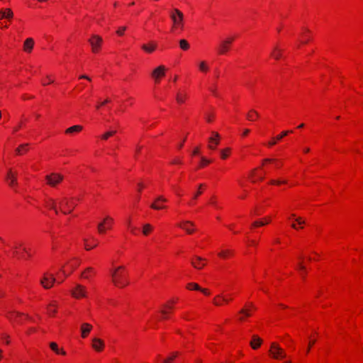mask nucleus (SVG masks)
<instances>
[{"mask_svg": "<svg viewBox=\"0 0 363 363\" xmlns=\"http://www.w3.org/2000/svg\"><path fill=\"white\" fill-rule=\"evenodd\" d=\"M71 294L76 298L86 297V288L81 284H77L75 288L73 290H72Z\"/></svg>", "mask_w": 363, "mask_h": 363, "instance_id": "nucleus-10", "label": "nucleus"}, {"mask_svg": "<svg viewBox=\"0 0 363 363\" xmlns=\"http://www.w3.org/2000/svg\"><path fill=\"white\" fill-rule=\"evenodd\" d=\"M233 40V37H228L224 40H222L217 47L218 54L220 55L227 54L230 50V47Z\"/></svg>", "mask_w": 363, "mask_h": 363, "instance_id": "nucleus-4", "label": "nucleus"}, {"mask_svg": "<svg viewBox=\"0 0 363 363\" xmlns=\"http://www.w3.org/2000/svg\"><path fill=\"white\" fill-rule=\"evenodd\" d=\"M229 152H230V149L229 148H226L225 150H221V152H220L221 157L223 159L227 158Z\"/></svg>", "mask_w": 363, "mask_h": 363, "instance_id": "nucleus-43", "label": "nucleus"}, {"mask_svg": "<svg viewBox=\"0 0 363 363\" xmlns=\"http://www.w3.org/2000/svg\"><path fill=\"white\" fill-rule=\"evenodd\" d=\"M152 227L151 226V225L147 223V224L144 225V226H143V233L145 235H147L152 230Z\"/></svg>", "mask_w": 363, "mask_h": 363, "instance_id": "nucleus-37", "label": "nucleus"}, {"mask_svg": "<svg viewBox=\"0 0 363 363\" xmlns=\"http://www.w3.org/2000/svg\"><path fill=\"white\" fill-rule=\"evenodd\" d=\"M262 342V340L257 335H253L251 342H250V346L252 349L257 350L259 347Z\"/></svg>", "mask_w": 363, "mask_h": 363, "instance_id": "nucleus-20", "label": "nucleus"}, {"mask_svg": "<svg viewBox=\"0 0 363 363\" xmlns=\"http://www.w3.org/2000/svg\"><path fill=\"white\" fill-rule=\"evenodd\" d=\"M220 139V135L216 132H212V136L209 138V145L208 147L211 149H215L216 146L218 145Z\"/></svg>", "mask_w": 363, "mask_h": 363, "instance_id": "nucleus-12", "label": "nucleus"}, {"mask_svg": "<svg viewBox=\"0 0 363 363\" xmlns=\"http://www.w3.org/2000/svg\"><path fill=\"white\" fill-rule=\"evenodd\" d=\"M198 68L199 70L203 74H206L210 70L209 65L208 62L205 60H201L198 62Z\"/></svg>", "mask_w": 363, "mask_h": 363, "instance_id": "nucleus-18", "label": "nucleus"}, {"mask_svg": "<svg viewBox=\"0 0 363 363\" xmlns=\"http://www.w3.org/2000/svg\"><path fill=\"white\" fill-rule=\"evenodd\" d=\"M84 242H85V247H86V250H89L90 249H91L92 247H94L96 246V244L94 245V246L91 247L90 245H88L87 243V240L86 239H84Z\"/></svg>", "mask_w": 363, "mask_h": 363, "instance_id": "nucleus-51", "label": "nucleus"}, {"mask_svg": "<svg viewBox=\"0 0 363 363\" xmlns=\"http://www.w3.org/2000/svg\"><path fill=\"white\" fill-rule=\"evenodd\" d=\"M61 271L65 277H67L69 275V274H66L65 271L63 269V267L61 268Z\"/></svg>", "mask_w": 363, "mask_h": 363, "instance_id": "nucleus-64", "label": "nucleus"}, {"mask_svg": "<svg viewBox=\"0 0 363 363\" xmlns=\"http://www.w3.org/2000/svg\"><path fill=\"white\" fill-rule=\"evenodd\" d=\"M200 291L206 295L210 294L209 291L206 289H201V290H200Z\"/></svg>", "mask_w": 363, "mask_h": 363, "instance_id": "nucleus-56", "label": "nucleus"}, {"mask_svg": "<svg viewBox=\"0 0 363 363\" xmlns=\"http://www.w3.org/2000/svg\"><path fill=\"white\" fill-rule=\"evenodd\" d=\"M203 186V184H200L199 188L201 189ZM201 194H202V191L200 189H199V191L197 192H196L195 194L194 195V197H193L194 199H196L198 198V196L199 195H201Z\"/></svg>", "mask_w": 363, "mask_h": 363, "instance_id": "nucleus-50", "label": "nucleus"}, {"mask_svg": "<svg viewBox=\"0 0 363 363\" xmlns=\"http://www.w3.org/2000/svg\"><path fill=\"white\" fill-rule=\"evenodd\" d=\"M46 206L51 208V209H53L55 210V213H57L58 211H57V207H56V203H55V201L52 199H49L47 201H46Z\"/></svg>", "mask_w": 363, "mask_h": 363, "instance_id": "nucleus-31", "label": "nucleus"}, {"mask_svg": "<svg viewBox=\"0 0 363 363\" xmlns=\"http://www.w3.org/2000/svg\"><path fill=\"white\" fill-rule=\"evenodd\" d=\"M157 48V43H155L154 41H150L148 43L142 45V46H141L142 50L145 52L148 53V54H151V53L154 52L156 50Z\"/></svg>", "mask_w": 363, "mask_h": 363, "instance_id": "nucleus-11", "label": "nucleus"}, {"mask_svg": "<svg viewBox=\"0 0 363 363\" xmlns=\"http://www.w3.org/2000/svg\"><path fill=\"white\" fill-rule=\"evenodd\" d=\"M159 202H167V199L163 196H160L156 199L155 201L151 204L150 207L155 210L164 208L165 207L161 204H159Z\"/></svg>", "mask_w": 363, "mask_h": 363, "instance_id": "nucleus-17", "label": "nucleus"}, {"mask_svg": "<svg viewBox=\"0 0 363 363\" xmlns=\"http://www.w3.org/2000/svg\"><path fill=\"white\" fill-rule=\"evenodd\" d=\"M79 80H81V79H85L86 80L85 83H80V84H81L80 89L89 88V84L91 82V79H90L89 77H88L86 75H82V76L79 77Z\"/></svg>", "mask_w": 363, "mask_h": 363, "instance_id": "nucleus-30", "label": "nucleus"}, {"mask_svg": "<svg viewBox=\"0 0 363 363\" xmlns=\"http://www.w3.org/2000/svg\"><path fill=\"white\" fill-rule=\"evenodd\" d=\"M186 287L189 290H201V288L196 283H189Z\"/></svg>", "mask_w": 363, "mask_h": 363, "instance_id": "nucleus-38", "label": "nucleus"}, {"mask_svg": "<svg viewBox=\"0 0 363 363\" xmlns=\"http://www.w3.org/2000/svg\"><path fill=\"white\" fill-rule=\"evenodd\" d=\"M231 253V252L230 250H223L222 252H220L218 255L220 256L221 257H226L227 255H230Z\"/></svg>", "mask_w": 363, "mask_h": 363, "instance_id": "nucleus-47", "label": "nucleus"}, {"mask_svg": "<svg viewBox=\"0 0 363 363\" xmlns=\"http://www.w3.org/2000/svg\"><path fill=\"white\" fill-rule=\"evenodd\" d=\"M314 343H315V340L311 341V342H309L308 347V349H307V350H306V352H307V353H308V352H309V351H310V349H311V346H312Z\"/></svg>", "mask_w": 363, "mask_h": 363, "instance_id": "nucleus-55", "label": "nucleus"}, {"mask_svg": "<svg viewBox=\"0 0 363 363\" xmlns=\"http://www.w3.org/2000/svg\"><path fill=\"white\" fill-rule=\"evenodd\" d=\"M82 130V126L77 125H73V126L67 128L65 130V133L67 134H72V133H74L80 132Z\"/></svg>", "mask_w": 363, "mask_h": 363, "instance_id": "nucleus-29", "label": "nucleus"}, {"mask_svg": "<svg viewBox=\"0 0 363 363\" xmlns=\"http://www.w3.org/2000/svg\"><path fill=\"white\" fill-rule=\"evenodd\" d=\"M13 17V12L10 9L0 11V20L3 18L11 19Z\"/></svg>", "mask_w": 363, "mask_h": 363, "instance_id": "nucleus-24", "label": "nucleus"}, {"mask_svg": "<svg viewBox=\"0 0 363 363\" xmlns=\"http://www.w3.org/2000/svg\"><path fill=\"white\" fill-rule=\"evenodd\" d=\"M97 228H98V231L99 233H105V222H104V220L98 224Z\"/></svg>", "mask_w": 363, "mask_h": 363, "instance_id": "nucleus-40", "label": "nucleus"}, {"mask_svg": "<svg viewBox=\"0 0 363 363\" xmlns=\"http://www.w3.org/2000/svg\"><path fill=\"white\" fill-rule=\"evenodd\" d=\"M116 133V130H109L106 132L104 134L101 135L102 140H107L109 137L113 135Z\"/></svg>", "mask_w": 363, "mask_h": 363, "instance_id": "nucleus-36", "label": "nucleus"}, {"mask_svg": "<svg viewBox=\"0 0 363 363\" xmlns=\"http://www.w3.org/2000/svg\"><path fill=\"white\" fill-rule=\"evenodd\" d=\"M196 261H191V264L196 269H201L205 265L204 259L201 257H196Z\"/></svg>", "mask_w": 363, "mask_h": 363, "instance_id": "nucleus-26", "label": "nucleus"}, {"mask_svg": "<svg viewBox=\"0 0 363 363\" xmlns=\"http://www.w3.org/2000/svg\"><path fill=\"white\" fill-rule=\"evenodd\" d=\"M28 144H23L20 145L18 148L16 150V152L17 155H21L23 152H26L28 150Z\"/></svg>", "mask_w": 363, "mask_h": 363, "instance_id": "nucleus-32", "label": "nucleus"}, {"mask_svg": "<svg viewBox=\"0 0 363 363\" xmlns=\"http://www.w3.org/2000/svg\"><path fill=\"white\" fill-rule=\"evenodd\" d=\"M240 313L243 315V316H241L239 318V320L242 321L244 320V316L248 317L250 315V312L249 309L242 308L240 311Z\"/></svg>", "mask_w": 363, "mask_h": 363, "instance_id": "nucleus-34", "label": "nucleus"}, {"mask_svg": "<svg viewBox=\"0 0 363 363\" xmlns=\"http://www.w3.org/2000/svg\"><path fill=\"white\" fill-rule=\"evenodd\" d=\"M45 179L49 185L55 186L62 181L63 177L61 174L52 173L51 174L47 175Z\"/></svg>", "mask_w": 363, "mask_h": 363, "instance_id": "nucleus-9", "label": "nucleus"}, {"mask_svg": "<svg viewBox=\"0 0 363 363\" xmlns=\"http://www.w3.org/2000/svg\"><path fill=\"white\" fill-rule=\"evenodd\" d=\"M90 46L91 53L98 55L101 52L103 48L104 39L97 34H91L87 40Z\"/></svg>", "mask_w": 363, "mask_h": 363, "instance_id": "nucleus-3", "label": "nucleus"}, {"mask_svg": "<svg viewBox=\"0 0 363 363\" xmlns=\"http://www.w3.org/2000/svg\"><path fill=\"white\" fill-rule=\"evenodd\" d=\"M270 222V219L268 218V219H265V222H263V220H261V221H255L252 223V225L256 227V226H262V225H264L267 223H269Z\"/></svg>", "mask_w": 363, "mask_h": 363, "instance_id": "nucleus-39", "label": "nucleus"}, {"mask_svg": "<svg viewBox=\"0 0 363 363\" xmlns=\"http://www.w3.org/2000/svg\"><path fill=\"white\" fill-rule=\"evenodd\" d=\"M199 148H197V147H196V149H194V150L193 151V154H194V155H197V154H199Z\"/></svg>", "mask_w": 363, "mask_h": 363, "instance_id": "nucleus-61", "label": "nucleus"}, {"mask_svg": "<svg viewBox=\"0 0 363 363\" xmlns=\"http://www.w3.org/2000/svg\"><path fill=\"white\" fill-rule=\"evenodd\" d=\"M292 133V130H286V131H283L280 135H277V140H281L283 137L286 136L288 135V133Z\"/></svg>", "mask_w": 363, "mask_h": 363, "instance_id": "nucleus-45", "label": "nucleus"}, {"mask_svg": "<svg viewBox=\"0 0 363 363\" xmlns=\"http://www.w3.org/2000/svg\"><path fill=\"white\" fill-rule=\"evenodd\" d=\"M173 164H181V161L178 159H175L172 161Z\"/></svg>", "mask_w": 363, "mask_h": 363, "instance_id": "nucleus-58", "label": "nucleus"}, {"mask_svg": "<svg viewBox=\"0 0 363 363\" xmlns=\"http://www.w3.org/2000/svg\"><path fill=\"white\" fill-rule=\"evenodd\" d=\"M210 162H211L210 160L206 159L205 157H201V167H203V166L209 164Z\"/></svg>", "mask_w": 363, "mask_h": 363, "instance_id": "nucleus-49", "label": "nucleus"}, {"mask_svg": "<svg viewBox=\"0 0 363 363\" xmlns=\"http://www.w3.org/2000/svg\"><path fill=\"white\" fill-rule=\"evenodd\" d=\"M228 301V299L226 298L222 294H218L213 298V303L214 305L219 306H221L223 302L227 303Z\"/></svg>", "mask_w": 363, "mask_h": 363, "instance_id": "nucleus-23", "label": "nucleus"}, {"mask_svg": "<svg viewBox=\"0 0 363 363\" xmlns=\"http://www.w3.org/2000/svg\"><path fill=\"white\" fill-rule=\"evenodd\" d=\"M176 99H177V102L181 104L184 101L185 96L183 94H178L177 95Z\"/></svg>", "mask_w": 363, "mask_h": 363, "instance_id": "nucleus-46", "label": "nucleus"}, {"mask_svg": "<svg viewBox=\"0 0 363 363\" xmlns=\"http://www.w3.org/2000/svg\"><path fill=\"white\" fill-rule=\"evenodd\" d=\"M169 18L172 21V31H182L184 28V15L178 9H173L169 11Z\"/></svg>", "mask_w": 363, "mask_h": 363, "instance_id": "nucleus-2", "label": "nucleus"}, {"mask_svg": "<svg viewBox=\"0 0 363 363\" xmlns=\"http://www.w3.org/2000/svg\"><path fill=\"white\" fill-rule=\"evenodd\" d=\"M127 225H128V228H130L131 232H132L133 233H134L135 228L131 227V225H130V219H128V220H127Z\"/></svg>", "mask_w": 363, "mask_h": 363, "instance_id": "nucleus-52", "label": "nucleus"}, {"mask_svg": "<svg viewBox=\"0 0 363 363\" xmlns=\"http://www.w3.org/2000/svg\"><path fill=\"white\" fill-rule=\"evenodd\" d=\"M92 329V325L89 323H83L81 326L82 337H86Z\"/></svg>", "mask_w": 363, "mask_h": 363, "instance_id": "nucleus-21", "label": "nucleus"}, {"mask_svg": "<svg viewBox=\"0 0 363 363\" xmlns=\"http://www.w3.org/2000/svg\"><path fill=\"white\" fill-rule=\"evenodd\" d=\"M104 342L97 337L92 339V347L97 352H100L104 349Z\"/></svg>", "mask_w": 363, "mask_h": 363, "instance_id": "nucleus-15", "label": "nucleus"}, {"mask_svg": "<svg viewBox=\"0 0 363 363\" xmlns=\"http://www.w3.org/2000/svg\"><path fill=\"white\" fill-rule=\"evenodd\" d=\"M60 207L63 213L66 214L68 213H71L74 208L76 206V204L74 203H70L67 198H63L59 202Z\"/></svg>", "mask_w": 363, "mask_h": 363, "instance_id": "nucleus-8", "label": "nucleus"}, {"mask_svg": "<svg viewBox=\"0 0 363 363\" xmlns=\"http://www.w3.org/2000/svg\"><path fill=\"white\" fill-rule=\"evenodd\" d=\"M112 281L113 284L118 288H123L129 284L125 267L123 266L118 267L111 271Z\"/></svg>", "mask_w": 363, "mask_h": 363, "instance_id": "nucleus-1", "label": "nucleus"}, {"mask_svg": "<svg viewBox=\"0 0 363 363\" xmlns=\"http://www.w3.org/2000/svg\"><path fill=\"white\" fill-rule=\"evenodd\" d=\"M104 222H105V224L107 225L108 226V228H110L111 226V224L113 223V220L112 218L109 217V216H107L104 220Z\"/></svg>", "mask_w": 363, "mask_h": 363, "instance_id": "nucleus-42", "label": "nucleus"}, {"mask_svg": "<svg viewBox=\"0 0 363 363\" xmlns=\"http://www.w3.org/2000/svg\"><path fill=\"white\" fill-rule=\"evenodd\" d=\"M34 46V40L31 38H27L23 45V50L24 52L27 53H30L33 49Z\"/></svg>", "mask_w": 363, "mask_h": 363, "instance_id": "nucleus-14", "label": "nucleus"}, {"mask_svg": "<svg viewBox=\"0 0 363 363\" xmlns=\"http://www.w3.org/2000/svg\"><path fill=\"white\" fill-rule=\"evenodd\" d=\"M126 30V27L125 26H122V27H120L118 28V29L116 30V33L120 35V36H122L124 35V33Z\"/></svg>", "mask_w": 363, "mask_h": 363, "instance_id": "nucleus-44", "label": "nucleus"}, {"mask_svg": "<svg viewBox=\"0 0 363 363\" xmlns=\"http://www.w3.org/2000/svg\"><path fill=\"white\" fill-rule=\"evenodd\" d=\"M269 353L276 359H283L286 357L284 350L274 342L271 345Z\"/></svg>", "mask_w": 363, "mask_h": 363, "instance_id": "nucleus-6", "label": "nucleus"}, {"mask_svg": "<svg viewBox=\"0 0 363 363\" xmlns=\"http://www.w3.org/2000/svg\"><path fill=\"white\" fill-rule=\"evenodd\" d=\"M179 354L178 352H174L172 355L163 361V363H171Z\"/></svg>", "mask_w": 363, "mask_h": 363, "instance_id": "nucleus-35", "label": "nucleus"}, {"mask_svg": "<svg viewBox=\"0 0 363 363\" xmlns=\"http://www.w3.org/2000/svg\"><path fill=\"white\" fill-rule=\"evenodd\" d=\"M281 52L282 50L280 47L279 45H276L271 52V56L275 60H279L281 56Z\"/></svg>", "mask_w": 363, "mask_h": 363, "instance_id": "nucleus-22", "label": "nucleus"}, {"mask_svg": "<svg viewBox=\"0 0 363 363\" xmlns=\"http://www.w3.org/2000/svg\"><path fill=\"white\" fill-rule=\"evenodd\" d=\"M56 306V305L55 303L53 304H50L48 307V312L50 315L51 314H54L56 313V310L55 309H52L51 308V306Z\"/></svg>", "mask_w": 363, "mask_h": 363, "instance_id": "nucleus-48", "label": "nucleus"}, {"mask_svg": "<svg viewBox=\"0 0 363 363\" xmlns=\"http://www.w3.org/2000/svg\"><path fill=\"white\" fill-rule=\"evenodd\" d=\"M167 70V68L164 65H160L152 70L151 77L155 83L158 84L160 82L161 79L165 76Z\"/></svg>", "mask_w": 363, "mask_h": 363, "instance_id": "nucleus-5", "label": "nucleus"}, {"mask_svg": "<svg viewBox=\"0 0 363 363\" xmlns=\"http://www.w3.org/2000/svg\"><path fill=\"white\" fill-rule=\"evenodd\" d=\"M55 281L56 279L55 278L54 275L47 272L44 274L43 279L40 280V284L45 289H48L53 286Z\"/></svg>", "mask_w": 363, "mask_h": 363, "instance_id": "nucleus-7", "label": "nucleus"}, {"mask_svg": "<svg viewBox=\"0 0 363 363\" xmlns=\"http://www.w3.org/2000/svg\"><path fill=\"white\" fill-rule=\"evenodd\" d=\"M50 347L57 354H66L65 351L63 349H59L57 345L54 342L50 343Z\"/></svg>", "mask_w": 363, "mask_h": 363, "instance_id": "nucleus-28", "label": "nucleus"}, {"mask_svg": "<svg viewBox=\"0 0 363 363\" xmlns=\"http://www.w3.org/2000/svg\"><path fill=\"white\" fill-rule=\"evenodd\" d=\"M23 250L26 253V255H28V257H30L31 255L30 254V252H28V250H27L26 248H23Z\"/></svg>", "mask_w": 363, "mask_h": 363, "instance_id": "nucleus-59", "label": "nucleus"}, {"mask_svg": "<svg viewBox=\"0 0 363 363\" xmlns=\"http://www.w3.org/2000/svg\"><path fill=\"white\" fill-rule=\"evenodd\" d=\"M194 225V223L189 220H184L179 224V226L189 234H191L194 231V229L191 228Z\"/></svg>", "mask_w": 363, "mask_h": 363, "instance_id": "nucleus-13", "label": "nucleus"}, {"mask_svg": "<svg viewBox=\"0 0 363 363\" xmlns=\"http://www.w3.org/2000/svg\"><path fill=\"white\" fill-rule=\"evenodd\" d=\"M164 307L167 308V309H169V310H172L173 308L172 306H169V305H164Z\"/></svg>", "mask_w": 363, "mask_h": 363, "instance_id": "nucleus-62", "label": "nucleus"}, {"mask_svg": "<svg viewBox=\"0 0 363 363\" xmlns=\"http://www.w3.org/2000/svg\"><path fill=\"white\" fill-rule=\"evenodd\" d=\"M275 144H276V141L275 140H272V141L269 143V145H270V146H272V145H274Z\"/></svg>", "mask_w": 363, "mask_h": 363, "instance_id": "nucleus-63", "label": "nucleus"}, {"mask_svg": "<svg viewBox=\"0 0 363 363\" xmlns=\"http://www.w3.org/2000/svg\"><path fill=\"white\" fill-rule=\"evenodd\" d=\"M259 116L258 113L255 111H250V113H247V118L249 121H255Z\"/></svg>", "mask_w": 363, "mask_h": 363, "instance_id": "nucleus-33", "label": "nucleus"}, {"mask_svg": "<svg viewBox=\"0 0 363 363\" xmlns=\"http://www.w3.org/2000/svg\"><path fill=\"white\" fill-rule=\"evenodd\" d=\"M94 274V269L92 267H88L82 273L81 277L84 279H89Z\"/></svg>", "mask_w": 363, "mask_h": 363, "instance_id": "nucleus-27", "label": "nucleus"}, {"mask_svg": "<svg viewBox=\"0 0 363 363\" xmlns=\"http://www.w3.org/2000/svg\"><path fill=\"white\" fill-rule=\"evenodd\" d=\"M298 269L301 271V275L303 276V277H304L306 274V267L302 263L300 262L298 264Z\"/></svg>", "mask_w": 363, "mask_h": 363, "instance_id": "nucleus-41", "label": "nucleus"}, {"mask_svg": "<svg viewBox=\"0 0 363 363\" xmlns=\"http://www.w3.org/2000/svg\"><path fill=\"white\" fill-rule=\"evenodd\" d=\"M310 40V31L304 29L300 37V42L303 44L307 43Z\"/></svg>", "mask_w": 363, "mask_h": 363, "instance_id": "nucleus-25", "label": "nucleus"}, {"mask_svg": "<svg viewBox=\"0 0 363 363\" xmlns=\"http://www.w3.org/2000/svg\"><path fill=\"white\" fill-rule=\"evenodd\" d=\"M178 45L180 50L184 52L188 51L191 48L189 42L184 38L178 40Z\"/></svg>", "mask_w": 363, "mask_h": 363, "instance_id": "nucleus-19", "label": "nucleus"}, {"mask_svg": "<svg viewBox=\"0 0 363 363\" xmlns=\"http://www.w3.org/2000/svg\"><path fill=\"white\" fill-rule=\"evenodd\" d=\"M167 313H168V312H167V311H166V310H162V311H161V313H162V315H163V318H167Z\"/></svg>", "mask_w": 363, "mask_h": 363, "instance_id": "nucleus-54", "label": "nucleus"}, {"mask_svg": "<svg viewBox=\"0 0 363 363\" xmlns=\"http://www.w3.org/2000/svg\"><path fill=\"white\" fill-rule=\"evenodd\" d=\"M295 220H296V221L299 225H302V224L305 223V221H304V220H303L301 219V218H296V219H295Z\"/></svg>", "mask_w": 363, "mask_h": 363, "instance_id": "nucleus-53", "label": "nucleus"}, {"mask_svg": "<svg viewBox=\"0 0 363 363\" xmlns=\"http://www.w3.org/2000/svg\"><path fill=\"white\" fill-rule=\"evenodd\" d=\"M274 161H275V160L273 159L267 158L263 160V162H274Z\"/></svg>", "mask_w": 363, "mask_h": 363, "instance_id": "nucleus-57", "label": "nucleus"}, {"mask_svg": "<svg viewBox=\"0 0 363 363\" xmlns=\"http://www.w3.org/2000/svg\"><path fill=\"white\" fill-rule=\"evenodd\" d=\"M250 133V130L249 129H245L243 132V135H247L248 133Z\"/></svg>", "mask_w": 363, "mask_h": 363, "instance_id": "nucleus-60", "label": "nucleus"}, {"mask_svg": "<svg viewBox=\"0 0 363 363\" xmlns=\"http://www.w3.org/2000/svg\"><path fill=\"white\" fill-rule=\"evenodd\" d=\"M6 179L9 181L11 186H16L17 185L16 174L13 173L11 169L8 171Z\"/></svg>", "mask_w": 363, "mask_h": 363, "instance_id": "nucleus-16", "label": "nucleus"}]
</instances>
